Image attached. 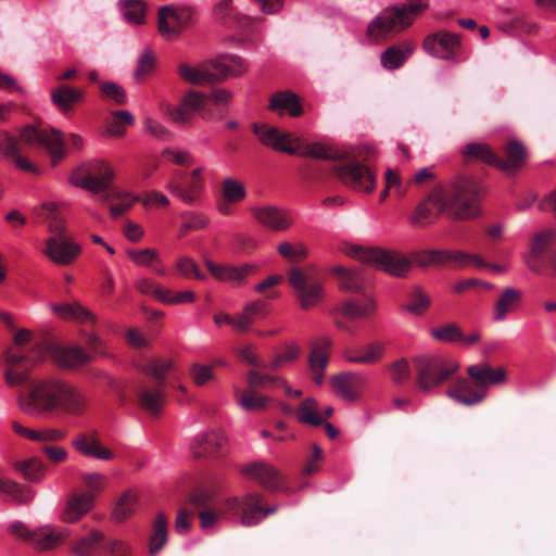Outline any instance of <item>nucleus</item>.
I'll return each instance as SVG.
<instances>
[{
    "instance_id": "nucleus-36",
    "label": "nucleus",
    "mask_w": 556,
    "mask_h": 556,
    "mask_svg": "<svg viewBox=\"0 0 556 556\" xmlns=\"http://www.w3.org/2000/svg\"><path fill=\"white\" fill-rule=\"evenodd\" d=\"M85 97V91L70 85H60L52 89L51 101L62 112L67 113Z\"/></svg>"
},
{
    "instance_id": "nucleus-28",
    "label": "nucleus",
    "mask_w": 556,
    "mask_h": 556,
    "mask_svg": "<svg viewBox=\"0 0 556 556\" xmlns=\"http://www.w3.org/2000/svg\"><path fill=\"white\" fill-rule=\"evenodd\" d=\"M53 358L61 368L75 370L88 364L91 355L79 345L58 346L53 350Z\"/></svg>"
},
{
    "instance_id": "nucleus-38",
    "label": "nucleus",
    "mask_w": 556,
    "mask_h": 556,
    "mask_svg": "<svg viewBox=\"0 0 556 556\" xmlns=\"http://www.w3.org/2000/svg\"><path fill=\"white\" fill-rule=\"evenodd\" d=\"M52 311L64 320H73L80 324H96L97 316L78 302L52 305Z\"/></svg>"
},
{
    "instance_id": "nucleus-37",
    "label": "nucleus",
    "mask_w": 556,
    "mask_h": 556,
    "mask_svg": "<svg viewBox=\"0 0 556 556\" xmlns=\"http://www.w3.org/2000/svg\"><path fill=\"white\" fill-rule=\"evenodd\" d=\"M553 236L554 232L552 230H544L533 237L530 251L523 256L526 264L532 271H541L539 260L542 257L547 247L549 245Z\"/></svg>"
},
{
    "instance_id": "nucleus-15",
    "label": "nucleus",
    "mask_w": 556,
    "mask_h": 556,
    "mask_svg": "<svg viewBox=\"0 0 556 556\" xmlns=\"http://www.w3.org/2000/svg\"><path fill=\"white\" fill-rule=\"evenodd\" d=\"M333 393L345 402L356 401L367 386V379L363 374L344 371L330 378Z\"/></svg>"
},
{
    "instance_id": "nucleus-14",
    "label": "nucleus",
    "mask_w": 556,
    "mask_h": 556,
    "mask_svg": "<svg viewBox=\"0 0 556 556\" xmlns=\"http://www.w3.org/2000/svg\"><path fill=\"white\" fill-rule=\"evenodd\" d=\"M45 255L58 265H71L81 253V247L65 233L46 240Z\"/></svg>"
},
{
    "instance_id": "nucleus-4",
    "label": "nucleus",
    "mask_w": 556,
    "mask_h": 556,
    "mask_svg": "<svg viewBox=\"0 0 556 556\" xmlns=\"http://www.w3.org/2000/svg\"><path fill=\"white\" fill-rule=\"evenodd\" d=\"M413 364L416 371V384L424 392L439 388L459 368L458 362L441 355L415 356Z\"/></svg>"
},
{
    "instance_id": "nucleus-32",
    "label": "nucleus",
    "mask_w": 556,
    "mask_h": 556,
    "mask_svg": "<svg viewBox=\"0 0 556 556\" xmlns=\"http://www.w3.org/2000/svg\"><path fill=\"white\" fill-rule=\"evenodd\" d=\"M384 344L376 341L359 349H349L343 353L345 361L352 364L371 365L382 359Z\"/></svg>"
},
{
    "instance_id": "nucleus-33",
    "label": "nucleus",
    "mask_w": 556,
    "mask_h": 556,
    "mask_svg": "<svg viewBox=\"0 0 556 556\" xmlns=\"http://www.w3.org/2000/svg\"><path fill=\"white\" fill-rule=\"evenodd\" d=\"M94 498L91 494L85 492L73 494L66 503L65 509L62 515V520L67 523L78 521L83 516L89 513L93 505Z\"/></svg>"
},
{
    "instance_id": "nucleus-17",
    "label": "nucleus",
    "mask_w": 556,
    "mask_h": 556,
    "mask_svg": "<svg viewBox=\"0 0 556 556\" xmlns=\"http://www.w3.org/2000/svg\"><path fill=\"white\" fill-rule=\"evenodd\" d=\"M203 168L198 167L190 173L188 179L180 182L172 179L166 184V189L185 204L197 203L204 191V180L202 178Z\"/></svg>"
},
{
    "instance_id": "nucleus-40",
    "label": "nucleus",
    "mask_w": 556,
    "mask_h": 556,
    "mask_svg": "<svg viewBox=\"0 0 556 556\" xmlns=\"http://www.w3.org/2000/svg\"><path fill=\"white\" fill-rule=\"evenodd\" d=\"M269 109L279 114L288 112L292 117H298L302 114L303 110L299 97L291 91H279L270 97Z\"/></svg>"
},
{
    "instance_id": "nucleus-26",
    "label": "nucleus",
    "mask_w": 556,
    "mask_h": 556,
    "mask_svg": "<svg viewBox=\"0 0 556 556\" xmlns=\"http://www.w3.org/2000/svg\"><path fill=\"white\" fill-rule=\"evenodd\" d=\"M214 61L200 63L191 66L186 63L179 64L177 72L180 78L192 85H204L217 83Z\"/></svg>"
},
{
    "instance_id": "nucleus-6",
    "label": "nucleus",
    "mask_w": 556,
    "mask_h": 556,
    "mask_svg": "<svg viewBox=\"0 0 556 556\" xmlns=\"http://www.w3.org/2000/svg\"><path fill=\"white\" fill-rule=\"evenodd\" d=\"M115 178L113 166L104 160H91L74 168L70 182L92 193L106 190Z\"/></svg>"
},
{
    "instance_id": "nucleus-7",
    "label": "nucleus",
    "mask_w": 556,
    "mask_h": 556,
    "mask_svg": "<svg viewBox=\"0 0 556 556\" xmlns=\"http://www.w3.org/2000/svg\"><path fill=\"white\" fill-rule=\"evenodd\" d=\"M289 283L294 290L300 307L304 311L316 307L325 299L324 283L317 278L313 267L291 268Z\"/></svg>"
},
{
    "instance_id": "nucleus-18",
    "label": "nucleus",
    "mask_w": 556,
    "mask_h": 556,
    "mask_svg": "<svg viewBox=\"0 0 556 556\" xmlns=\"http://www.w3.org/2000/svg\"><path fill=\"white\" fill-rule=\"evenodd\" d=\"M331 348L332 339L327 336L318 337L311 342L308 367L312 379L317 386L324 383L325 370L329 363Z\"/></svg>"
},
{
    "instance_id": "nucleus-53",
    "label": "nucleus",
    "mask_w": 556,
    "mask_h": 556,
    "mask_svg": "<svg viewBox=\"0 0 556 556\" xmlns=\"http://www.w3.org/2000/svg\"><path fill=\"white\" fill-rule=\"evenodd\" d=\"M114 118L108 123L106 134L111 137L121 138L126 134V126L135 123L132 114L128 111H116Z\"/></svg>"
},
{
    "instance_id": "nucleus-27",
    "label": "nucleus",
    "mask_w": 556,
    "mask_h": 556,
    "mask_svg": "<svg viewBox=\"0 0 556 556\" xmlns=\"http://www.w3.org/2000/svg\"><path fill=\"white\" fill-rule=\"evenodd\" d=\"M416 45L412 40H404L390 46L380 55L381 66L388 71H395L413 55Z\"/></svg>"
},
{
    "instance_id": "nucleus-21",
    "label": "nucleus",
    "mask_w": 556,
    "mask_h": 556,
    "mask_svg": "<svg viewBox=\"0 0 556 556\" xmlns=\"http://www.w3.org/2000/svg\"><path fill=\"white\" fill-rule=\"evenodd\" d=\"M253 131L264 146L279 152L294 154V143L299 142V137H293L291 134L280 132L277 128L265 124H254Z\"/></svg>"
},
{
    "instance_id": "nucleus-55",
    "label": "nucleus",
    "mask_w": 556,
    "mask_h": 556,
    "mask_svg": "<svg viewBox=\"0 0 556 556\" xmlns=\"http://www.w3.org/2000/svg\"><path fill=\"white\" fill-rule=\"evenodd\" d=\"M245 381L250 388H266L273 386L275 388L278 384H285V379L280 376L263 374L255 369H251L245 375Z\"/></svg>"
},
{
    "instance_id": "nucleus-29",
    "label": "nucleus",
    "mask_w": 556,
    "mask_h": 556,
    "mask_svg": "<svg viewBox=\"0 0 556 556\" xmlns=\"http://www.w3.org/2000/svg\"><path fill=\"white\" fill-rule=\"evenodd\" d=\"M467 374L480 389L486 391L489 386L501 384L506 381V371L503 367L492 368L488 363L471 365Z\"/></svg>"
},
{
    "instance_id": "nucleus-24",
    "label": "nucleus",
    "mask_w": 556,
    "mask_h": 556,
    "mask_svg": "<svg viewBox=\"0 0 556 556\" xmlns=\"http://www.w3.org/2000/svg\"><path fill=\"white\" fill-rule=\"evenodd\" d=\"M488 392L473 386L468 379L459 378L455 384L446 391V395L455 403L464 406H473L486 397Z\"/></svg>"
},
{
    "instance_id": "nucleus-1",
    "label": "nucleus",
    "mask_w": 556,
    "mask_h": 556,
    "mask_svg": "<svg viewBox=\"0 0 556 556\" xmlns=\"http://www.w3.org/2000/svg\"><path fill=\"white\" fill-rule=\"evenodd\" d=\"M485 193L481 181L472 176L458 175L437 184L415 207L410 225L419 228L446 215L453 220H470L480 215V199Z\"/></svg>"
},
{
    "instance_id": "nucleus-22",
    "label": "nucleus",
    "mask_w": 556,
    "mask_h": 556,
    "mask_svg": "<svg viewBox=\"0 0 556 556\" xmlns=\"http://www.w3.org/2000/svg\"><path fill=\"white\" fill-rule=\"evenodd\" d=\"M227 446V438L222 431H211L197 435L190 445L195 458L218 457Z\"/></svg>"
},
{
    "instance_id": "nucleus-44",
    "label": "nucleus",
    "mask_w": 556,
    "mask_h": 556,
    "mask_svg": "<svg viewBox=\"0 0 556 556\" xmlns=\"http://www.w3.org/2000/svg\"><path fill=\"white\" fill-rule=\"evenodd\" d=\"M521 291L511 287L505 288L495 304L494 320H503L507 314L517 309L521 302Z\"/></svg>"
},
{
    "instance_id": "nucleus-49",
    "label": "nucleus",
    "mask_w": 556,
    "mask_h": 556,
    "mask_svg": "<svg viewBox=\"0 0 556 556\" xmlns=\"http://www.w3.org/2000/svg\"><path fill=\"white\" fill-rule=\"evenodd\" d=\"M103 540L104 534L101 531L92 530L74 544L72 552L77 556H93Z\"/></svg>"
},
{
    "instance_id": "nucleus-30",
    "label": "nucleus",
    "mask_w": 556,
    "mask_h": 556,
    "mask_svg": "<svg viewBox=\"0 0 556 556\" xmlns=\"http://www.w3.org/2000/svg\"><path fill=\"white\" fill-rule=\"evenodd\" d=\"M505 155L504 161L497 156L496 167L507 175H513L525 166L528 152L520 141L511 140L505 147Z\"/></svg>"
},
{
    "instance_id": "nucleus-54",
    "label": "nucleus",
    "mask_w": 556,
    "mask_h": 556,
    "mask_svg": "<svg viewBox=\"0 0 556 556\" xmlns=\"http://www.w3.org/2000/svg\"><path fill=\"white\" fill-rule=\"evenodd\" d=\"M296 416L300 422L320 426L324 424V418L317 413V402L312 399H305L298 408Z\"/></svg>"
},
{
    "instance_id": "nucleus-39",
    "label": "nucleus",
    "mask_w": 556,
    "mask_h": 556,
    "mask_svg": "<svg viewBox=\"0 0 556 556\" xmlns=\"http://www.w3.org/2000/svg\"><path fill=\"white\" fill-rule=\"evenodd\" d=\"M462 155L468 163L481 162L496 167L497 154L485 142H470L462 148Z\"/></svg>"
},
{
    "instance_id": "nucleus-50",
    "label": "nucleus",
    "mask_w": 556,
    "mask_h": 556,
    "mask_svg": "<svg viewBox=\"0 0 556 556\" xmlns=\"http://www.w3.org/2000/svg\"><path fill=\"white\" fill-rule=\"evenodd\" d=\"M14 468L27 480L31 482L40 481L46 475V466L38 458H29L16 462Z\"/></svg>"
},
{
    "instance_id": "nucleus-12",
    "label": "nucleus",
    "mask_w": 556,
    "mask_h": 556,
    "mask_svg": "<svg viewBox=\"0 0 556 556\" xmlns=\"http://www.w3.org/2000/svg\"><path fill=\"white\" fill-rule=\"evenodd\" d=\"M334 173L342 184L363 192H372L376 188V177L367 167L357 162H351L334 167Z\"/></svg>"
},
{
    "instance_id": "nucleus-64",
    "label": "nucleus",
    "mask_w": 556,
    "mask_h": 556,
    "mask_svg": "<svg viewBox=\"0 0 556 556\" xmlns=\"http://www.w3.org/2000/svg\"><path fill=\"white\" fill-rule=\"evenodd\" d=\"M388 370L391 376V380L395 384H402L406 382L410 377V366L405 357H402L388 366Z\"/></svg>"
},
{
    "instance_id": "nucleus-62",
    "label": "nucleus",
    "mask_w": 556,
    "mask_h": 556,
    "mask_svg": "<svg viewBox=\"0 0 556 556\" xmlns=\"http://www.w3.org/2000/svg\"><path fill=\"white\" fill-rule=\"evenodd\" d=\"M160 295V302L166 305L189 304L195 301V293L191 290L174 292L165 288V291L161 292Z\"/></svg>"
},
{
    "instance_id": "nucleus-31",
    "label": "nucleus",
    "mask_w": 556,
    "mask_h": 556,
    "mask_svg": "<svg viewBox=\"0 0 556 556\" xmlns=\"http://www.w3.org/2000/svg\"><path fill=\"white\" fill-rule=\"evenodd\" d=\"M294 154L306 157H315L319 160H341L348 156V154L330 144H324L321 142H313L301 144V140L294 143Z\"/></svg>"
},
{
    "instance_id": "nucleus-63",
    "label": "nucleus",
    "mask_w": 556,
    "mask_h": 556,
    "mask_svg": "<svg viewBox=\"0 0 556 556\" xmlns=\"http://www.w3.org/2000/svg\"><path fill=\"white\" fill-rule=\"evenodd\" d=\"M172 366L173 363L170 359H152L142 367V371L149 376L154 377L162 386V382L164 381Z\"/></svg>"
},
{
    "instance_id": "nucleus-42",
    "label": "nucleus",
    "mask_w": 556,
    "mask_h": 556,
    "mask_svg": "<svg viewBox=\"0 0 556 556\" xmlns=\"http://www.w3.org/2000/svg\"><path fill=\"white\" fill-rule=\"evenodd\" d=\"M376 302L366 296L362 301L349 300L341 306L342 315L349 319H363L376 313Z\"/></svg>"
},
{
    "instance_id": "nucleus-57",
    "label": "nucleus",
    "mask_w": 556,
    "mask_h": 556,
    "mask_svg": "<svg viewBox=\"0 0 556 556\" xmlns=\"http://www.w3.org/2000/svg\"><path fill=\"white\" fill-rule=\"evenodd\" d=\"M127 257L139 267H149L160 262V254L155 249L127 250Z\"/></svg>"
},
{
    "instance_id": "nucleus-9",
    "label": "nucleus",
    "mask_w": 556,
    "mask_h": 556,
    "mask_svg": "<svg viewBox=\"0 0 556 556\" xmlns=\"http://www.w3.org/2000/svg\"><path fill=\"white\" fill-rule=\"evenodd\" d=\"M198 21L197 12L188 5H162L157 11V29L168 41L177 40L182 31L193 26Z\"/></svg>"
},
{
    "instance_id": "nucleus-23",
    "label": "nucleus",
    "mask_w": 556,
    "mask_h": 556,
    "mask_svg": "<svg viewBox=\"0 0 556 556\" xmlns=\"http://www.w3.org/2000/svg\"><path fill=\"white\" fill-rule=\"evenodd\" d=\"M251 213L260 224L274 231L287 230L294 222L290 212L276 206H255Z\"/></svg>"
},
{
    "instance_id": "nucleus-52",
    "label": "nucleus",
    "mask_w": 556,
    "mask_h": 556,
    "mask_svg": "<svg viewBox=\"0 0 556 556\" xmlns=\"http://www.w3.org/2000/svg\"><path fill=\"white\" fill-rule=\"evenodd\" d=\"M222 194L227 203H239L247 197L244 185L233 177H227L222 182Z\"/></svg>"
},
{
    "instance_id": "nucleus-20",
    "label": "nucleus",
    "mask_w": 556,
    "mask_h": 556,
    "mask_svg": "<svg viewBox=\"0 0 556 556\" xmlns=\"http://www.w3.org/2000/svg\"><path fill=\"white\" fill-rule=\"evenodd\" d=\"M204 264L215 279L231 283L235 287L244 285L248 277L254 271V266L250 264H242L240 266L216 264L210 258H206Z\"/></svg>"
},
{
    "instance_id": "nucleus-56",
    "label": "nucleus",
    "mask_w": 556,
    "mask_h": 556,
    "mask_svg": "<svg viewBox=\"0 0 556 556\" xmlns=\"http://www.w3.org/2000/svg\"><path fill=\"white\" fill-rule=\"evenodd\" d=\"M176 269L179 276L186 279L206 280V276L200 271L194 260L189 256H181L176 262Z\"/></svg>"
},
{
    "instance_id": "nucleus-5",
    "label": "nucleus",
    "mask_w": 556,
    "mask_h": 556,
    "mask_svg": "<svg viewBox=\"0 0 556 556\" xmlns=\"http://www.w3.org/2000/svg\"><path fill=\"white\" fill-rule=\"evenodd\" d=\"M10 532L28 543L37 552L59 548L71 534L67 528L55 525H43L30 530L22 521L13 522L10 526Z\"/></svg>"
},
{
    "instance_id": "nucleus-43",
    "label": "nucleus",
    "mask_w": 556,
    "mask_h": 556,
    "mask_svg": "<svg viewBox=\"0 0 556 556\" xmlns=\"http://www.w3.org/2000/svg\"><path fill=\"white\" fill-rule=\"evenodd\" d=\"M138 501L139 497L136 491L128 490L123 493L112 510L111 519L118 523L126 521L135 514Z\"/></svg>"
},
{
    "instance_id": "nucleus-47",
    "label": "nucleus",
    "mask_w": 556,
    "mask_h": 556,
    "mask_svg": "<svg viewBox=\"0 0 556 556\" xmlns=\"http://www.w3.org/2000/svg\"><path fill=\"white\" fill-rule=\"evenodd\" d=\"M167 542V520L163 513H159L153 522V532L149 540V552L159 553Z\"/></svg>"
},
{
    "instance_id": "nucleus-41",
    "label": "nucleus",
    "mask_w": 556,
    "mask_h": 556,
    "mask_svg": "<svg viewBox=\"0 0 556 556\" xmlns=\"http://www.w3.org/2000/svg\"><path fill=\"white\" fill-rule=\"evenodd\" d=\"M233 393L239 406L245 410H264L270 401L250 387L245 390L235 387Z\"/></svg>"
},
{
    "instance_id": "nucleus-25",
    "label": "nucleus",
    "mask_w": 556,
    "mask_h": 556,
    "mask_svg": "<svg viewBox=\"0 0 556 556\" xmlns=\"http://www.w3.org/2000/svg\"><path fill=\"white\" fill-rule=\"evenodd\" d=\"M138 405L149 415L157 417L165 405V392L161 384L149 386L142 383L136 391Z\"/></svg>"
},
{
    "instance_id": "nucleus-60",
    "label": "nucleus",
    "mask_w": 556,
    "mask_h": 556,
    "mask_svg": "<svg viewBox=\"0 0 556 556\" xmlns=\"http://www.w3.org/2000/svg\"><path fill=\"white\" fill-rule=\"evenodd\" d=\"M431 336L438 341L455 343L463 340V332L455 324H446L431 330Z\"/></svg>"
},
{
    "instance_id": "nucleus-2",
    "label": "nucleus",
    "mask_w": 556,
    "mask_h": 556,
    "mask_svg": "<svg viewBox=\"0 0 556 556\" xmlns=\"http://www.w3.org/2000/svg\"><path fill=\"white\" fill-rule=\"evenodd\" d=\"M20 409L30 417L52 414L80 416L88 406L86 393L73 382L47 377L34 381L17 400Z\"/></svg>"
},
{
    "instance_id": "nucleus-46",
    "label": "nucleus",
    "mask_w": 556,
    "mask_h": 556,
    "mask_svg": "<svg viewBox=\"0 0 556 556\" xmlns=\"http://www.w3.org/2000/svg\"><path fill=\"white\" fill-rule=\"evenodd\" d=\"M332 273L340 277V290L350 293H357L363 290L365 279L359 270L336 267Z\"/></svg>"
},
{
    "instance_id": "nucleus-58",
    "label": "nucleus",
    "mask_w": 556,
    "mask_h": 556,
    "mask_svg": "<svg viewBox=\"0 0 556 556\" xmlns=\"http://www.w3.org/2000/svg\"><path fill=\"white\" fill-rule=\"evenodd\" d=\"M81 480L87 489L85 493L91 494L94 500L108 484V477L100 472H85L81 475Z\"/></svg>"
},
{
    "instance_id": "nucleus-19",
    "label": "nucleus",
    "mask_w": 556,
    "mask_h": 556,
    "mask_svg": "<svg viewBox=\"0 0 556 556\" xmlns=\"http://www.w3.org/2000/svg\"><path fill=\"white\" fill-rule=\"evenodd\" d=\"M71 444L74 450L85 457L99 460H112L115 457L113 451L101 443L97 430L77 433Z\"/></svg>"
},
{
    "instance_id": "nucleus-10",
    "label": "nucleus",
    "mask_w": 556,
    "mask_h": 556,
    "mask_svg": "<svg viewBox=\"0 0 556 556\" xmlns=\"http://www.w3.org/2000/svg\"><path fill=\"white\" fill-rule=\"evenodd\" d=\"M416 18L402 5L386 8L367 27V36L372 41L386 39L409 27Z\"/></svg>"
},
{
    "instance_id": "nucleus-48",
    "label": "nucleus",
    "mask_w": 556,
    "mask_h": 556,
    "mask_svg": "<svg viewBox=\"0 0 556 556\" xmlns=\"http://www.w3.org/2000/svg\"><path fill=\"white\" fill-rule=\"evenodd\" d=\"M119 7L128 23L141 25L146 22L147 7L143 0H119Z\"/></svg>"
},
{
    "instance_id": "nucleus-11",
    "label": "nucleus",
    "mask_w": 556,
    "mask_h": 556,
    "mask_svg": "<svg viewBox=\"0 0 556 556\" xmlns=\"http://www.w3.org/2000/svg\"><path fill=\"white\" fill-rule=\"evenodd\" d=\"M261 502V494L250 493L243 498H228L225 505L228 511L241 514V523L243 526L251 527L256 526L262 518L277 511V506L263 508Z\"/></svg>"
},
{
    "instance_id": "nucleus-45",
    "label": "nucleus",
    "mask_w": 556,
    "mask_h": 556,
    "mask_svg": "<svg viewBox=\"0 0 556 556\" xmlns=\"http://www.w3.org/2000/svg\"><path fill=\"white\" fill-rule=\"evenodd\" d=\"M430 296L418 286H415L406 296V303L402 306V309L415 315H424L430 307Z\"/></svg>"
},
{
    "instance_id": "nucleus-34",
    "label": "nucleus",
    "mask_w": 556,
    "mask_h": 556,
    "mask_svg": "<svg viewBox=\"0 0 556 556\" xmlns=\"http://www.w3.org/2000/svg\"><path fill=\"white\" fill-rule=\"evenodd\" d=\"M43 223L47 224L48 231L54 235L66 232V219L59 211L55 202H45L34 208Z\"/></svg>"
},
{
    "instance_id": "nucleus-51",
    "label": "nucleus",
    "mask_w": 556,
    "mask_h": 556,
    "mask_svg": "<svg viewBox=\"0 0 556 556\" xmlns=\"http://www.w3.org/2000/svg\"><path fill=\"white\" fill-rule=\"evenodd\" d=\"M301 354V348L295 342L286 343L282 350L267 363V369L279 370L286 364L293 363Z\"/></svg>"
},
{
    "instance_id": "nucleus-3",
    "label": "nucleus",
    "mask_w": 556,
    "mask_h": 556,
    "mask_svg": "<svg viewBox=\"0 0 556 556\" xmlns=\"http://www.w3.org/2000/svg\"><path fill=\"white\" fill-rule=\"evenodd\" d=\"M20 138L9 130H0V156L14 164L20 170L38 175L39 169L22 154V143L43 147L55 166L65 155L63 135L56 128L45 129L35 125H26L18 130Z\"/></svg>"
},
{
    "instance_id": "nucleus-8",
    "label": "nucleus",
    "mask_w": 556,
    "mask_h": 556,
    "mask_svg": "<svg viewBox=\"0 0 556 556\" xmlns=\"http://www.w3.org/2000/svg\"><path fill=\"white\" fill-rule=\"evenodd\" d=\"M352 255L359 262L382 269L392 276L404 277L410 270V261L396 251L356 247Z\"/></svg>"
},
{
    "instance_id": "nucleus-59",
    "label": "nucleus",
    "mask_w": 556,
    "mask_h": 556,
    "mask_svg": "<svg viewBox=\"0 0 556 556\" xmlns=\"http://www.w3.org/2000/svg\"><path fill=\"white\" fill-rule=\"evenodd\" d=\"M161 112L167 119L179 125L189 123L193 116V114L181 102L178 106L162 104Z\"/></svg>"
},
{
    "instance_id": "nucleus-35",
    "label": "nucleus",
    "mask_w": 556,
    "mask_h": 556,
    "mask_svg": "<svg viewBox=\"0 0 556 556\" xmlns=\"http://www.w3.org/2000/svg\"><path fill=\"white\" fill-rule=\"evenodd\" d=\"M214 61L217 81H222L229 76H241L248 68L249 64L241 56L229 54L216 58Z\"/></svg>"
},
{
    "instance_id": "nucleus-61",
    "label": "nucleus",
    "mask_w": 556,
    "mask_h": 556,
    "mask_svg": "<svg viewBox=\"0 0 556 556\" xmlns=\"http://www.w3.org/2000/svg\"><path fill=\"white\" fill-rule=\"evenodd\" d=\"M278 252L281 256L293 263L299 262L308 255V249L302 242H296L294 244L281 242L278 245Z\"/></svg>"
},
{
    "instance_id": "nucleus-16",
    "label": "nucleus",
    "mask_w": 556,
    "mask_h": 556,
    "mask_svg": "<svg viewBox=\"0 0 556 556\" xmlns=\"http://www.w3.org/2000/svg\"><path fill=\"white\" fill-rule=\"evenodd\" d=\"M460 40L455 34L448 31H439L428 35L422 42V49L430 55L451 60L460 51Z\"/></svg>"
},
{
    "instance_id": "nucleus-13",
    "label": "nucleus",
    "mask_w": 556,
    "mask_h": 556,
    "mask_svg": "<svg viewBox=\"0 0 556 556\" xmlns=\"http://www.w3.org/2000/svg\"><path fill=\"white\" fill-rule=\"evenodd\" d=\"M240 473L249 480L256 481L269 491L280 490L283 478L280 471L271 464L264 460H254L240 466Z\"/></svg>"
}]
</instances>
